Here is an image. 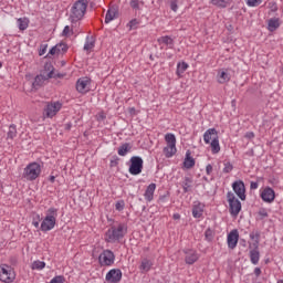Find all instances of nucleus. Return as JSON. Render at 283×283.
<instances>
[{
    "mask_svg": "<svg viewBox=\"0 0 283 283\" xmlns=\"http://www.w3.org/2000/svg\"><path fill=\"white\" fill-rule=\"evenodd\" d=\"M127 235L126 223H115L105 233L106 242L114 244Z\"/></svg>",
    "mask_w": 283,
    "mask_h": 283,
    "instance_id": "nucleus-1",
    "label": "nucleus"
},
{
    "mask_svg": "<svg viewBox=\"0 0 283 283\" xmlns=\"http://www.w3.org/2000/svg\"><path fill=\"white\" fill-rule=\"evenodd\" d=\"M87 0H77L71 7L69 21H71L72 28L85 17V12H87Z\"/></svg>",
    "mask_w": 283,
    "mask_h": 283,
    "instance_id": "nucleus-2",
    "label": "nucleus"
},
{
    "mask_svg": "<svg viewBox=\"0 0 283 283\" xmlns=\"http://www.w3.org/2000/svg\"><path fill=\"white\" fill-rule=\"evenodd\" d=\"M56 218H59V210L56 208H49L45 213L44 220H42L40 226V231L48 233L56 227Z\"/></svg>",
    "mask_w": 283,
    "mask_h": 283,
    "instance_id": "nucleus-3",
    "label": "nucleus"
},
{
    "mask_svg": "<svg viewBox=\"0 0 283 283\" xmlns=\"http://www.w3.org/2000/svg\"><path fill=\"white\" fill-rule=\"evenodd\" d=\"M41 164L33 161L25 166L22 178L29 182H34L39 176H41Z\"/></svg>",
    "mask_w": 283,
    "mask_h": 283,
    "instance_id": "nucleus-4",
    "label": "nucleus"
},
{
    "mask_svg": "<svg viewBox=\"0 0 283 283\" xmlns=\"http://www.w3.org/2000/svg\"><path fill=\"white\" fill-rule=\"evenodd\" d=\"M17 280V273L14 269L8 264L0 265V282L12 283Z\"/></svg>",
    "mask_w": 283,
    "mask_h": 283,
    "instance_id": "nucleus-5",
    "label": "nucleus"
},
{
    "mask_svg": "<svg viewBox=\"0 0 283 283\" xmlns=\"http://www.w3.org/2000/svg\"><path fill=\"white\" fill-rule=\"evenodd\" d=\"M63 107V104L59 101L55 102H46L44 109H43V116L44 118H54L57 112H61Z\"/></svg>",
    "mask_w": 283,
    "mask_h": 283,
    "instance_id": "nucleus-6",
    "label": "nucleus"
},
{
    "mask_svg": "<svg viewBox=\"0 0 283 283\" xmlns=\"http://www.w3.org/2000/svg\"><path fill=\"white\" fill-rule=\"evenodd\" d=\"M165 140L167 143V146L164 148V154L166 158H171L172 156H176V135L168 133L165 135Z\"/></svg>",
    "mask_w": 283,
    "mask_h": 283,
    "instance_id": "nucleus-7",
    "label": "nucleus"
},
{
    "mask_svg": "<svg viewBox=\"0 0 283 283\" xmlns=\"http://www.w3.org/2000/svg\"><path fill=\"white\" fill-rule=\"evenodd\" d=\"M227 198L230 207V214L233 218H238V214L240 213V211H242V203L240 202V200H238V198H235V195L233 192H228Z\"/></svg>",
    "mask_w": 283,
    "mask_h": 283,
    "instance_id": "nucleus-8",
    "label": "nucleus"
},
{
    "mask_svg": "<svg viewBox=\"0 0 283 283\" xmlns=\"http://www.w3.org/2000/svg\"><path fill=\"white\" fill-rule=\"evenodd\" d=\"M130 166L128 168V171L132 176H139V174H143V157L140 156H133L129 160Z\"/></svg>",
    "mask_w": 283,
    "mask_h": 283,
    "instance_id": "nucleus-9",
    "label": "nucleus"
},
{
    "mask_svg": "<svg viewBox=\"0 0 283 283\" xmlns=\"http://www.w3.org/2000/svg\"><path fill=\"white\" fill-rule=\"evenodd\" d=\"M116 261V255L112 250H104L98 256V263L102 266H112Z\"/></svg>",
    "mask_w": 283,
    "mask_h": 283,
    "instance_id": "nucleus-10",
    "label": "nucleus"
},
{
    "mask_svg": "<svg viewBox=\"0 0 283 283\" xmlns=\"http://www.w3.org/2000/svg\"><path fill=\"white\" fill-rule=\"evenodd\" d=\"M92 85V80L88 77H80L76 82V92L78 94H87L90 92Z\"/></svg>",
    "mask_w": 283,
    "mask_h": 283,
    "instance_id": "nucleus-11",
    "label": "nucleus"
},
{
    "mask_svg": "<svg viewBox=\"0 0 283 283\" xmlns=\"http://www.w3.org/2000/svg\"><path fill=\"white\" fill-rule=\"evenodd\" d=\"M232 189L240 200H247V188L244 187V181H234L232 184Z\"/></svg>",
    "mask_w": 283,
    "mask_h": 283,
    "instance_id": "nucleus-12",
    "label": "nucleus"
},
{
    "mask_svg": "<svg viewBox=\"0 0 283 283\" xmlns=\"http://www.w3.org/2000/svg\"><path fill=\"white\" fill-rule=\"evenodd\" d=\"M123 279V272L119 269H113L106 274V282L118 283Z\"/></svg>",
    "mask_w": 283,
    "mask_h": 283,
    "instance_id": "nucleus-13",
    "label": "nucleus"
},
{
    "mask_svg": "<svg viewBox=\"0 0 283 283\" xmlns=\"http://www.w3.org/2000/svg\"><path fill=\"white\" fill-rule=\"evenodd\" d=\"M185 253V262L186 264H196V262H198L200 255L198 254V252L193 249H185L184 250Z\"/></svg>",
    "mask_w": 283,
    "mask_h": 283,
    "instance_id": "nucleus-14",
    "label": "nucleus"
},
{
    "mask_svg": "<svg viewBox=\"0 0 283 283\" xmlns=\"http://www.w3.org/2000/svg\"><path fill=\"white\" fill-rule=\"evenodd\" d=\"M52 78V72L45 73L42 72L40 75L35 76L34 82H33V87H41L45 81H50Z\"/></svg>",
    "mask_w": 283,
    "mask_h": 283,
    "instance_id": "nucleus-15",
    "label": "nucleus"
},
{
    "mask_svg": "<svg viewBox=\"0 0 283 283\" xmlns=\"http://www.w3.org/2000/svg\"><path fill=\"white\" fill-rule=\"evenodd\" d=\"M261 198L263 202H273L275 200V190H273L271 187H266L262 192H261Z\"/></svg>",
    "mask_w": 283,
    "mask_h": 283,
    "instance_id": "nucleus-16",
    "label": "nucleus"
},
{
    "mask_svg": "<svg viewBox=\"0 0 283 283\" xmlns=\"http://www.w3.org/2000/svg\"><path fill=\"white\" fill-rule=\"evenodd\" d=\"M239 238H240V234H238V230H232L228 234V247H229V249H235L238 247Z\"/></svg>",
    "mask_w": 283,
    "mask_h": 283,
    "instance_id": "nucleus-17",
    "label": "nucleus"
},
{
    "mask_svg": "<svg viewBox=\"0 0 283 283\" xmlns=\"http://www.w3.org/2000/svg\"><path fill=\"white\" fill-rule=\"evenodd\" d=\"M218 138V130L216 128H209L203 134V142L206 145H209L211 142L216 140Z\"/></svg>",
    "mask_w": 283,
    "mask_h": 283,
    "instance_id": "nucleus-18",
    "label": "nucleus"
},
{
    "mask_svg": "<svg viewBox=\"0 0 283 283\" xmlns=\"http://www.w3.org/2000/svg\"><path fill=\"white\" fill-rule=\"evenodd\" d=\"M253 249L250 250V262H252L254 265L259 264L260 262V250H259V243L255 242L253 244Z\"/></svg>",
    "mask_w": 283,
    "mask_h": 283,
    "instance_id": "nucleus-19",
    "label": "nucleus"
},
{
    "mask_svg": "<svg viewBox=\"0 0 283 283\" xmlns=\"http://www.w3.org/2000/svg\"><path fill=\"white\" fill-rule=\"evenodd\" d=\"M202 213H205V205H202L199 201H196L192 206L193 218H202Z\"/></svg>",
    "mask_w": 283,
    "mask_h": 283,
    "instance_id": "nucleus-20",
    "label": "nucleus"
},
{
    "mask_svg": "<svg viewBox=\"0 0 283 283\" xmlns=\"http://www.w3.org/2000/svg\"><path fill=\"white\" fill-rule=\"evenodd\" d=\"M217 81L221 85H224V83H229L231 81V75L229 74V72L221 70L218 72Z\"/></svg>",
    "mask_w": 283,
    "mask_h": 283,
    "instance_id": "nucleus-21",
    "label": "nucleus"
},
{
    "mask_svg": "<svg viewBox=\"0 0 283 283\" xmlns=\"http://www.w3.org/2000/svg\"><path fill=\"white\" fill-rule=\"evenodd\" d=\"M114 19H118V9L116 8H109L105 15V23H112Z\"/></svg>",
    "mask_w": 283,
    "mask_h": 283,
    "instance_id": "nucleus-22",
    "label": "nucleus"
},
{
    "mask_svg": "<svg viewBox=\"0 0 283 283\" xmlns=\"http://www.w3.org/2000/svg\"><path fill=\"white\" fill-rule=\"evenodd\" d=\"M156 192V184H150L144 193V198L147 202H151L154 200V193Z\"/></svg>",
    "mask_w": 283,
    "mask_h": 283,
    "instance_id": "nucleus-23",
    "label": "nucleus"
},
{
    "mask_svg": "<svg viewBox=\"0 0 283 283\" xmlns=\"http://www.w3.org/2000/svg\"><path fill=\"white\" fill-rule=\"evenodd\" d=\"M151 266H154V262L149 259H143L139 265V271L143 273H149L151 271Z\"/></svg>",
    "mask_w": 283,
    "mask_h": 283,
    "instance_id": "nucleus-24",
    "label": "nucleus"
},
{
    "mask_svg": "<svg viewBox=\"0 0 283 283\" xmlns=\"http://www.w3.org/2000/svg\"><path fill=\"white\" fill-rule=\"evenodd\" d=\"M184 167L186 169H191V168L196 167V159H193V157H191V153L189 150L186 153V158L184 160Z\"/></svg>",
    "mask_w": 283,
    "mask_h": 283,
    "instance_id": "nucleus-25",
    "label": "nucleus"
},
{
    "mask_svg": "<svg viewBox=\"0 0 283 283\" xmlns=\"http://www.w3.org/2000/svg\"><path fill=\"white\" fill-rule=\"evenodd\" d=\"M158 43L160 45H166L167 48H169L170 50L174 49V39H171V36L169 35H164V36H160L158 39Z\"/></svg>",
    "mask_w": 283,
    "mask_h": 283,
    "instance_id": "nucleus-26",
    "label": "nucleus"
},
{
    "mask_svg": "<svg viewBox=\"0 0 283 283\" xmlns=\"http://www.w3.org/2000/svg\"><path fill=\"white\" fill-rule=\"evenodd\" d=\"M129 151H132V144H129V143L122 144L119 146V148L117 149L118 156H127V154H129Z\"/></svg>",
    "mask_w": 283,
    "mask_h": 283,
    "instance_id": "nucleus-27",
    "label": "nucleus"
},
{
    "mask_svg": "<svg viewBox=\"0 0 283 283\" xmlns=\"http://www.w3.org/2000/svg\"><path fill=\"white\" fill-rule=\"evenodd\" d=\"M277 28H280V19L279 18H271L268 21V30L270 32H275V30H277Z\"/></svg>",
    "mask_w": 283,
    "mask_h": 283,
    "instance_id": "nucleus-28",
    "label": "nucleus"
},
{
    "mask_svg": "<svg viewBox=\"0 0 283 283\" xmlns=\"http://www.w3.org/2000/svg\"><path fill=\"white\" fill-rule=\"evenodd\" d=\"M193 185V179L191 177H185L182 181L184 193H189Z\"/></svg>",
    "mask_w": 283,
    "mask_h": 283,
    "instance_id": "nucleus-29",
    "label": "nucleus"
},
{
    "mask_svg": "<svg viewBox=\"0 0 283 283\" xmlns=\"http://www.w3.org/2000/svg\"><path fill=\"white\" fill-rule=\"evenodd\" d=\"M17 25H18L19 30H21L23 32L24 30H28V28L30 25V19L19 18L17 20Z\"/></svg>",
    "mask_w": 283,
    "mask_h": 283,
    "instance_id": "nucleus-30",
    "label": "nucleus"
},
{
    "mask_svg": "<svg viewBox=\"0 0 283 283\" xmlns=\"http://www.w3.org/2000/svg\"><path fill=\"white\" fill-rule=\"evenodd\" d=\"M95 44H96V41L94 40V36L87 35L84 44L85 52H90V50H92Z\"/></svg>",
    "mask_w": 283,
    "mask_h": 283,
    "instance_id": "nucleus-31",
    "label": "nucleus"
},
{
    "mask_svg": "<svg viewBox=\"0 0 283 283\" xmlns=\"http://www.w3.org/2000/svg\"><path fill=\"white\" fill-rule=\"evenodd\" d=\"M211 147L212 154H220V139L217 137V139H212V142L209 144Z\"/></svg>",
    "mask_w": 283,
    "mask_h": 283,
    "instance_id": "nucleus-32",
    "label": "nucleus"
},
{
    "mask_svg": "<svg viewBox=\"0 0 283 283\" xmlns=\"http://www.w3.org/2000/svg\"><path fill=\"white\" fill-rule=\"evenodd\" d=\"M17 138V126L10 125L7 133V140H14Z\"/></svg>",
    "mask_w": 283,
    "mask_h": 283,
    "instance_id": "nucleus-33",
    "label": "nucleus"
},
{
    "mask_svg": "<svg viewBox=\"0 0 283 283\" xmlns=\"http://www.w3.org/2000/svg\"><path fill=\"white\" fill-rule=\"evenodd\" d=\"M189 69V64H187V62H181L177 64V74L179 76H182V74H185V72H187V70Z\"/></svg>",
    "mask_w": 283,
    "mask_h": 283,
    "instance_id": "nucleus-34",
    "label": "nucleus"
},
{
    "mask_svg": "<svg viewBox=\"0 0 283 283\" xmlns=\"http://www.w3.org/2000/svg\"><path fill=\"white\" fill-rule=\"evenodd\" d=\"M211 3L217 8H227V6H229V0H211Z\"/></svg>",
    "mask_w": 283,
    "mask_h": 283,
    "instance_id": "nucleus-35",
    "label": "nucleus"
},
{
    "mask_svg": "<svg viewBox=\"0 0 283 283\" xmlns=\"http://www.w3.org/2000/svg\"><path fill=\"white\" fill-rule=\"evenodd\" d=\"M33 271H43L45 269V262L43 261H34L32 263Z\"/></svg>",
    "mask_w": 283,
    "mask_h": 283,
    "instance_id": "nucleus-36",
    "label": "nucleus"
},
{
    "mask_svg": "<svg viewBox=\"0 0 283 283\" xmlns=\"http://www.w3.org/2000/svg\"><path fill=\"white\" fill-rule=\"evenodd\" d=\"M55 48H57V54H65L67 52V44L65 43H59Z\"/></svg>",
    "mask_w": 283,
    "mask_h": 283,
    "instance_id": "nucleus-37",
    "label": "nucleus"
},
{
    "mask_svg": "<svg viewBox=\"0 0 283 283\" xmlns=\"http://www.w3.org/2000/svg\"><path fill=\"white\" fill-rule=\"evenodd\" d=\"M263 0H245L247 6L249 8H258L262 3Z\"/></svg>",
    "mask_w": 283,
    "mask_h": 283,
    "instance_id": "nucleus-38",
    "label": "nucleus"
},
{
    "mask_svg": "<svg viewBox=\"0 0 283 283\" xmlns=\"http://www.w3.org/2000/svg\"><path fill=\"white\" fill-rule=\"evenodd\" d=\"M223 174H231L233 171V164L224 161Z\"/></svg>",
    "mask_w": 283,
    "mask_h": 283,
    "instance_id": "nucleus-39",
    "label": "nucleus"
},
{
    "mask_svg": "<svg viewBox=\"0 0 283 283\" xmlns=\"http://www.w3.org/2000/svg\"><path fill=\"white\" fill-rule=\"evenodd\" d=\"M43 72H45V74H49V72H51L52 78H54V66L52 65V63H46L44 65V71Z\"/></svg>",
    "mask_w": 283,
    "mask_h": 283,
    "instance_id": "nucleus-40",
    "label": "nucleus"
},
{
    "mask_svg": "<svg viewBox=\"0 0 283 283\" xmlns=\"http://www.w3.org/2000/svg\"><path fill=\"white\" fill-rule=\"evenodd\" d=\"M142 6H143V2L138 0L130 1V8H133V10H140Z\"/></svg>",
    "mask_w": 283,
    "mask_h": 283,
    "instance_id": "nucleus-41",
    "label": "nucleus"
},
{
    "mask_svg": "<svg viewBox=\"0 0 283 283\" xmlns=\"http://www.w3.org/2000/svg\"><path fill=\"white\" fill-rule=\"evenodd\" d=\"M50 283H65V276L63 275H57V276H54Z\"/></svg>",
    "mask_w": 283,
    "mask_h": 283,
    "instance_id": "nucleus-42",
    "label": "nucleus"
},
{
    "mask_svg": "<svg viewBox=\"0 0 283 283\" xmlns=\"http://www.w3.org/2000/svg\"><path fill=\"white\" fill-rule=\"evenodd\" d=\"M127 27L129 30H136L138 28V20L133 19L128 22Z\"/></svg>",
    "mask_w": 283,
    "mask_h": 283,
    "instance_id": "nucleus-43",
    "label": "nucleus"
},
{
    "mask_svg": "<svg viewBox=\"0 0 283 283\" xmlns=\"http://www.w3.org/2000/svg\"><path fill=\"white\" fill-rule=\"evenodd\" d=\"M115 209L116 211H123V209H125V201L119 200L115 203Z\"/></svg>",
    "mask_w": 283,
    "mask_h": 283,
    "instance_id": "nucleus-44",
    "label": "nucleus"
},
{
    "mask_svg": "<svg viewBox=\"0 0 283 283\" xmlns=\"http://www.w3.org/2000/svg\"><path fill=\"white\" fill-rule=\"evenodd\" d=\"M54 54H60L59 51H57L56 45L53 46V48L49 51V53H48V55H46V59H52V56H54Z\"/></svg>",
    "mask_w": 283,
    "mask_h": 283,
    "instance_id": "nucleus-45",
    "label": "nucleus"
},
{
    "mask_svg": "<svg viewBox=\"0 0 283 283\" xmlns=\"http://www.w3.org/2000/svg\"><path fill=\"white\" fill-rule=\"evenodd\" d=\"M205 235L208 242H211L213 240V231H211V229L206 230Z\"/></svg>",
    "mask_w": 283,
    "mask_h": 283,
    "instance_id": "nucleus-46",
    "label": "nucleus"
},
{
    "mask_svg": "<svg viewBox=\"0 0 283 283\" xmlns=\"http://www.w3.org/2000/svg\"><path fill=\"white\" fill-rule=\"evenodd\" d=\"M170 9L172 12H178V0H170Z\"/></svg>",
    "mask_w": 283,
    "mask_h": 283,
    "instance_id": "nucleus-47",
    "label": "nucleus"
},
{
    "mask_svg": "<svg viewBox=\"0 0 283 283\" xmlns=\"http://www.w3.org/2000/svg\"><path fill=\"white\" fill-rule=\"evenodd\" d=\"M72 34V30L70 29V25L64 27L62 31V36H70Z\"/></svg>",
    "mask_w": 283,
    "mask_h": 283,
    "instance_id": "nucleus-48",
    "label": "nucleus"
},
{
    "mask_svg": "<svg viewBox=\"0 0 283 283\" xmlns=\"http://www.w3.org/2000/svg\"><path fill=\"white\" fill-rule=\"evenodd\" d=\"M45 52H48V44H42L39 50V55L43 56V54H45Z\"/></svg>",
    "mask_w": 283,
    "mask_h": 283,
    "instance_id": "nucleus-49",
    "label": "nucleus"
},
{
    "mask_svg": "<svg viewBox=\"0 0 283 283\" xmlns=\"http://www.w3.org/2000/svg\"><path fill=\"white\" fill-rule=\"evenodd\" d=\"M206 172H207V176H211V174H213V166L211 164H208L206 166Z\"/></svg>",
    "mask_w": 283,
    "mask_h": 283,
    "instance_id": "nucleus-50",
    "label": "nucleus"
},
{
    "mask_svg": "<svg viewBox=\"0 0 283 283\" xmlns=\"http://www.w3.org/2000/svg\"><path fill=\"white\" fill-rule=\"evenodd\" d=\"M259 216H261V218H269V212L266 211V209H261L259 211Z\"/></svg>",
    "mask_w": 283,
    "mask_h": 283,
    "instance_id": "nucleus-51",
    "label": "nucleus"
},
{
    "mask_svg": "<svg viewBox=\"0 0 283 283\" xmlns=\"http://www.w3.org/2000/svg\"><path fill=\"white\" fill-rule=\"evenodd\" d=\"M258 187H260V184H258V181H251L250 189H258Z\"/></svg>",
    "mask_w": 283,
    "mask_h": 283,
    "instance_id": "nucleus-52",
    "label": "nucleus"
},
{
    "mask_svg": "<svg viewBox=\"0 0 283 283\" xmlns=\"http://www.w3.org/2000/svg\"><path fill=\"white\" fill-rule=\"evenodd\" d=\"M254 275H255L256 277H260V275H262V270H261L260 268H255V269H254Z\"/></svg>",
    "mask_w": 283,
    "mask_h": 283,
    "instance_id": "nucleus-53",
    "label": "nucleus"
},
{
    "mask_svg": "<svg viewBox=\"0 0 283 283\" xmlns=\"http://www.w3.org/2000/svg\"><path fill=\"white\" fill-rule=\"evenodd\" d=\"M245 138H255V134L253 132H249L245 134Z\"/></svg>",
    "mask_w": 283,
    "mask_h": 283,
    "instance_id": "nucleus-54",
    "label": "nucleus"
},
{
    "mask_svg": "<svg viewBox=\"0 0 283 283\" xmlns=\"http://www.w3.org/2000/svg\"><path fill=\"white\" fill-rule=\"evenodd\" d=\"M64 129H66V132H70V129H72V123L65 124Z\"/></svg>",
    "mask_w": 283,
    "mask_h": 283,
    "instance_id": "nucleus-55",
    "label": "nucleus"
},
{
    "mask_svg": "<svg viewBox=\"0 0 283 283\" xmlns=\"http://www.w3.org/2000/svg\"><path fill=\"white\" fill-rule=\"evenodd\" d=\"M172 218H174V220H180V213H175V214L172 216Z\"/></svg>",
    "mask_w": 283,
    "mask_h": 283,
    "instance_id": "nucleus-56",
    "label": "nucleus"
},
{
    "mask_svg": "<svg viewBox=\"0 0 283 283\" xmlns=\"http://www.w3.org/2000/svg\"><path fill=\"white\" fill-rule=\"evenodd\" d=\"M32 224H33V227H34L35 229H39V227H40L39 221H33Z\"/></svg>",
    "mask_w": 283,
    "mask_h": 283,
    "instance_id": "nucleus-57",
    "label": "nucleus"
},
{
    "mask_svg": "<svg viewBox=\"0 0 283 283\" xmlns=\"http://www.w3.org/2000/svg\"><path fill=\"white\" fill-rule=\"evenodd\" d=\"M115 165H118V163H116V161H111V167H115Z\"/></svg>",
    "mask_w": 283,
    "mask_h": 283,
    "instance_id": "nucleus-58",
    "label": "nucleus"
},
{
    "mask_svg": "<svg viewBox=\"0 0 283 283\" xmlns=\"http://www.w3.org/2000/svg\"><path fill=\"white\" fill-rule=\"evenodd\" d=\"M54 180H56V178H55L54 176H51V177H50V181H51V182H54Z\"/></svg>",
    "mask_w": 283,
    "mask_h": 283,
    "instance_id": "nucleus-59",
    "label": "nucleus"
},
{
    "mask_svg": "<svg viewBox=\"0 0 283 283\" xmlns=\"http://www.w3.org/2000/svg\"><path fill=\"white\" fill-rule=\"evenodd\" d=\"M99 118H102V120L105 118V115L104 114H101L99 115Z\"/></svg>",
    "mask_w": 283,
    "mask_h": 283,
    "instance_id": "nucleus-60",
    "label": "nucleus"
},
{
    "mask_svg": "<svg viewBox=\"0 0 283 283\" xmlns=\"http://www.w3.org/2000/svg\"><path fill=\"white\" fill-rule=\"evenodd\" d=\"M1 67H3V63H2V62H0V69H1Z\"/></svg>",
    "mask_w": 283,
    "mask_h": 283,
    "instance_id": "nucleus-61",
    "label": "nucleus"
},
{
    "mask_svg": "<svg viewBox=\"0 0 283 283\" xmlns=\"http://www.w3.org/2000/svg\"><path fill=\"white\" fill-rule=\"evenodd\" d=\"M61 77H63V75L59 74V75H57V78H61Z\"/></svg>",
    "mask_w": 283,
    "mask_h": 283,
    "instance_id": "nucleus-62",
    "label": "nucleus"
},
{
    "mask_svg": "<svg viewBox=\"0 0 283 283\" xmlns=\"http://www.w3.org/2000/svg\"><path fill=\"white\" fill-rule=\"evenodd\" d=\"M277 283H283V280L277 281Z\"/></svg>",
    "mask_w": 283,
    "mask_h": 283,
    "instance_id": "nucleus-63",
    "label": "nucleus"
}]
</instances>
